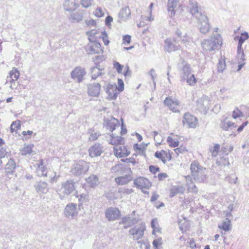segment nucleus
Masks as SVG:
<instances>
[{"mask_svg":"<svg viewBox=\"0 0 249 249\" xmlns=\"http://www.w3.org/2000/svg\"><path fill=\"white\" fill-rule=\"evenodd\" d=\"M120 124L119 121L114 118H111L106 122V126L111 133L114 132L116 128L118 127Z\"/></svg>","mask_w":249,"mask_h":249,"instance_id":"4be33fe9","label":"nucleus"},{"mask_svg":"<svg viewBox=\"0 0 249 249\" xmlns=\"http://www.w3.org/2000/svg\"><path fill=\"white\" fill-rule=\"evenodd\" d=\"M146 230L145 224L142 221H135L128 231V234L134 240H138L143 238Z\"/></svg>","mask_w":249,"mask_h":249,"instance_id":"7ed1b4c3","label":"nucleus"},{"mask_svg":"<svg viewBox=\"0 0 249 249\" xmlns=\"http://www.w3.org/2000/svg\"><path fill=\"white\" fill-rule=\"evenodd\" d=\"M174 151L177 155H179L187 152L188 149L186 145L182 144L179 147L175 148Z\"/></svg>","mask_w":249,"mask_h":249,"instance_id":"4c0bfd02","label":"nucleus"},{"mask_svg":"<svg viewBox=\"0 0 249 249\" xmlns=\"http://www.w3.org/2000/svg\"><path fill=\"white\" fill-rule=\"evenodd\" d=\"M182 124L188 128H195L198 124V119L189 112L184 113L182 118Z\"/></svg>","mask_w":249,"mask_h":249,"instance_id":"6e6552de","label":"nucleus"},{"mask_svg":"<svg viewBox=\"0 0 249 249\" xmlns=\"http://www.w3.org/2000/svg\"><path fill=\"white\" fill-rule=\"evenodd\" d=\"M127 133V130L124 124L123 119H121V131L120 134L121 136L116 135V133L113 132L111 133L109 138V143L114 145H118L124 144L125 142V138L123 137Z\"/></svg>","mask_w":249,"mask_h":249,"instance_id":"39448f33","label":"nucleus"},{"mask_svg":"<svg viewBox=\"0 0 249 249\" xmlns=\"http://www.w3.org/2000/svg\"><path fill=\"white\" fill-rule=\"evenodd\" d=\"M215 40H216V42L215 40L213 41L214 44L211 48L212 50L215 49L217 47V46H221L222 44V38L220 35H217L216 36Z\"/></svg>","mask_w":249,"mask_h":249,"instance_id":"49530a36","label":"nucleus"},{"mask_svg":"<svg viewBox=\"0 0 249 249\" xmlns=\"http://www.w3.org/2000/svg\"><path fill=\"white\" fill-rule=\"evenodd\" d=\"M237 53L238 55H240L241 56V58L243 60V61L244 60V51L242 48V45L238 44L237 46Z\"/></svg>","mask_w":249,"mask_h":249,"instance_id":"6e6d98bb","label":"nucleus"},{"mask_svg":"<svg viewBox=\"0 0 249 249\" xmlns=\"http://www.w3.org/2000/svg\"><path fill=\"white\" fill-rule=\"evenodd\" d=\"M117 87L115 84H107L105 87L104 89L107 94V99L109 101H113L117 99L120 93L124 91V84L122 79H118Z\"/></svg>","mask_w":249,"mask_h":249,"instance_id":"f03ea898","label":"nucleus"},{"mask_svg":"<svg viewBox=\"0 0 249 249\" xmlns=\"http://www.w3.org/2000/svg\"><path fill=\"white\" fill-rule=\"evenodd\" d=\"M189 246H190V248H191L192 249L196 247V244L194 239H193L190 240V241L189 242Z\"/></svg>","mask_w":249,"mask_h":249,"instance_id":"338daca9","label":"nucleus"},{"mask_svg":"<svg viewBox=\"0 0 249 249\" xmlns=\"http://www.w3.org/2000/svg\"><path fill=\"white\" fill-rule=\"evenodd\" d=\"M101 90V86L98 83L89 84L88 86V94L93 97H98Z\"/></svg>","mask_w":249,"mask_h":249,"instance_id":"ddd939ff","label":"nucleus"},{"mask_svg":"<svg viewBox=\"0 0 249 249\" xmlns=\"http://www.w3.org/2000/svg\"><path fill=\"white\" fill-rule=\"evenodd\" d=\"M164 105L174 112H178L180 107L179 101L172 97L165 98L163 101Z\"/></svg>","mask_w":249,"mask_h":249,"instance_id":"1a4fd4ad","label":"nucleus"},{"mask_svg":"<svg viewBox=\"0 0 249 249\" xmlns=\"http://www.w3.org/2000/svg\"><path fill=\"white\" fill-rule=\"evenodd\" d=\"M65 6L66 7L67 10L73 11L75 10L77 8L75 0H66Z\"/></svg>","mask_w":249,"mask_h":249,"instance_id":"72a5a7b5","label":"nucleus"},{"mask_svg":"<svg viewBox=\"0 0 249 249\" xmlns=\"http://www.w3.org/2000/svg\"><path fill=\"white\" fill-rule=\"evenodd\" d=\"M20 76V72L18 69L15 67L12 68L9 72L7 76L8 82L10 84V88L13 89L16 88L15 82L18 81Z\"/></svg>","mask_w":249,"mask_h":249,"instance_id":"9b49d317","label":"nucleus"},{"mask_svg":"<svg viewBox=\"0 0 249 249\" xmlns=\"http://www.w3.org/2000/svg\"><path fill=\"white\" fill-rule=\"evenodd\" d=\"M248 124H249V122L248 121H246L244 122L241 124V125L237 128V133H239L241 132L243 130L244 127L245 126H246Z\"/></svg>","mask_w":249,"mask_h":249,"instance_id":"052dcab7","label":"nucleus"},{"mask_svg":"<svg viewBox=\"0 0 249 249\" xmlns=\"http://www.w3.org/2000/svg\"><path fill=\"white\" fill-rule=\"evenodd\" d=\"M149 169L150 172L154 175L160 171V169L158 166L154 165L149 166Z\"/></svg>","mask_w":249,"mask_h":249,"instance_id":"864d4df0","label":"nucleus"},{"mask_svg":"<svg viewBox=\"0 0 249 249\" xmlns=\"http://www.w3.org/2000/svg\"><path fill=\"white\" fill-rule=\"evenodd\" d=\"M133 149L136 154H135L136 156L137 155H142L146 157V150L147 148V144L143 143H135L133 145ZM134 155V154L133 155Z\"/></svg>","mask_w":249,"mask_h":249,"instance_id":"5701e85b","label":"nucleus"},{"mask_svg":"<svg viewBox=\"0 0 249 249\" xmlns=\"http://www.w3.org/2000/svg\"><path fill=\"white\" fill-rule=\"evenodd\" d=\"M131 41V36L130 35H126L123 37V44L124 45H128Z\"/></svg>","mask_w":249,"mask_h":249,"instance_id":"3c124183","label":"nucleus"},{"mask_svg":"<svg viewBox=\"0 0 249 249\" xmlns=\"http://www.w3.org/2000/svg\"><path fill=\"white\" fill-rule=\"evenodd\" d=\"M196 78L194 74L191 75L187 79V83L190 86H194L196 83Z\"/></svg>","mask_w":249,"mask_h":249,"instance_id":"09e8293b","label":"nucleus"},{"mask_svg":"<svg viewBox=\"0 0 249 249\" xmlns=\"http://www.w3.org/2000/svg\"><path fill=\"white\" fill-rule=\"evenodd\" d=\"M124 162H125L127 164H132L133 165H135L138 162L137 160L133 157H129L128 158H126L125 159L123 160Z\"/></svg>","mask_w":249,"mask_h":249,"instance_id":"603ef678","label":"nucleus"},{"mask_svg":"<svg viewBox=\"0 0 249 249\" xmlns=\"http://www.w3.org/2000/svg\"><path fill=\"white\" fill-rule=\"evenodd\" d=\"M86 34L88 36L90 42H98L99 39L102 38L106 46H108L110 43L108 36L106 31L103 32L96 29H92L87 32Z\"/></svg>","mask_w":249,"mask_h":249,"instance_id":"20e7f679","label":"nucleus"},{"mask_svg":"<svg viewBox=\"0 0 249 249\" xmlns=\"http://www.w3.org/2000/svg\"><path fill=\"white\" fill-rule=\"evenodd\" d=\"M152 244L155 249H159L163 244L162 238L157 236V237H155V239L153 240Z\"/></svg>","mask_w":249,"mask_h":249,"instance_id":"e433bc0d","label":"nucleus"},{"mask_svg":"<svg viewBox=\"0 0 249 249\" xmlns=\"http://www.w3.org/2000/svg\"><path fill=\"white\" fill-rule=\"evenodd\" d=\"M249 38V34L247 32H244L241 33L240 36L239 38L238 44L242 45L243 43Z\"/></svg>","mask_w":249,"mask_h":249,"instance_id":"a18cd8bd","label":"nucleus"},{"mask_svg":"<svg viewBox=\"0 0 249 249\" xmlns=\"http://www.w3.org/2000/svg\"><path fill=\"white\" fill-rule=\"evenodd\" d=\"M132 180V178L130 175H126L124 176L119 177L116 178L115 179V182L119 185H123L127 184Z\"/></svg>","mask_w":249,"mask_h":249,"instance_id":"c85d7f7f","label":"nucleus"},{"mask_svg":"<svg viewBox=\"0 0 249 249\" xmlns=\"http://www.w3.org/2000/svg\"><path fill=\"white\" fill-rule=\"evenodd\" d=\"M187 191L188 193L196 194L198 192V189L196 185L192 182L190 184H187Z\"/></svg>","mask_w":249,"mask_h":249,"instance_id":"a19ab883","label":"nucleus"},{"mask_svg":"<svg viewBox=\"0 0 249 249\" xmlns=\"http://www.w3.org/2000/svg\"><path fill=\"white\" fill-rule=\"evenodd\" d=\"M62 187L64 190V193L67 195L71 194L75 189L74 183L71 180H68L62 185Z\"/></svg>","mask_w":249,"mask_h":249,"instance_id":"393cba45","label":"nucleus"},{"mask_svg":"<svg viewBox=\"0 0 249 249\" xmlns=\"http://www.w3.org/2000/svg\"><path fill=\"white\" fill-rule=\"evenodd\" d=\"M93 0H80L82 5L85 8H88L91 5Z\"/></svg>","mask_w":249,"mask_h":249,"instance_id":"5fc2aeb1","label":"nucleus"},{"mask_svg":"<svg viewBox=\"0 0 249 249\" xmlns=\"http://www.w3.org/2000/svg\"><path fill=\"white\" fill-rule=\"evenodd\" d=\"M33 145H27L24 146L21 150L20 153L22 155H26L32 153Z\"/></svg>","mask_w":249,"mask_h":249,"instance_id":"58836bf2","label":"nucleus"},{"mask_svg":"<svg viewBox=\"0 0 249 249\" xmlns=\"http://www.w3.org/2000/svg\"><path fill=\"white\" fill-rule=\"evenodd\" d=\"M154 4L153 3H151L149 6V8L150 9V16L149 17H142L141 21H140V23L138 24V26L139 27H143L144 26V22L146 21H147L148 23L151 22L152 21L154 20V18L152 17L151 13L152 8L153 7Z\"/></svg>","mask_w":249,"mask_h":249,"instance_id":"c756f323","label":"nucleus"},{"mask_svg":"<svg viewBox=\"0 0 249 249\" xmlns=\"http://www.w3.org/2000/svg\"><path fill=\"white\" fill-rule=\"evenodd\" d=\"M218 227L221 230L228 231L231 229V222L230 219L226 218L221 224L218 225Z\"/></svg>","mask_w":249,"mask_h":249,"instance_id":"2f4dec72","label":"nucleus"},{"mask_svg":"<svg viewBox=\"0 0 249 249\" xmlns=\"http://www.w3.org/2000/svg\"><path fill=\"white\" fill-rule=\"evenodd\" d=\"M181 6L179 0H168L167 10L170 13V16H174L177 10Z\"/></svg>","mask_w":249,"mask_h":249,"instance_id":"2eb2a0df","label":"nucleus"},{"mask_svg":"<svg viewBox=\"0 0 249 249\" xmlns=\"http://www.w3.org/2000/svg\"><path fill=\"white\" fill-rule=\"evenodd\" d=\"M173 154V152L169 149H162L156 151L154 155L157 159L161 160L163 163H166L172 160Z\"/></svg>","mask_w":249,"mask_h":249,"instance_id":"9d476101","label":"nucleus"},{"mask_svg":"<svg viewBox=\"0 0 249 249\" xmlns=\"http://www.w3.org/2000/svg\"><path fill=\"white\" fill-rule=\"evenodd\" d=\"M244 116V114L238 108L236 107L232 112V117L234 119Z\"/></svg>","mask_w":249,"mask_h":249,"instance_id":"ea45409f","label":"nucleus"},{"mask_svg":"<svg viewBox=\"0 0 249 249\" xmlns=\"http://www.w3.org/2000/svg\"><path fill=\"white\" fill-rule=\"evenodd\" d=\"M237 125L234 123L227 120V118L221 121L220 127L222 130L228 131L231 128H236Z\"/></svg>","mask_w":249,"mask_h":249,"instance_id":"cd10ccee","label":"nucleus"},{"mask_svg":"<svg viewBox=\"0 0 249 249\" xmlns=\"http://www.w3.org/2000/svg\"><path fill=\"white\" fill-rule=\"evenodd\" d=\"M99 137V135L95 132L92 131L90 134L89 137V140L90 141H94L96 140Z\"/></svg>","mask_w":249,"mask_h":249,"instance_id":"bf43d9fd","label":"nucleus"},{"mask_svg":"<svg viewBox=\"0 0 249 249\" xmlns=\"http://www.w3.org/2000/svg\"><path fill=\"white\" fill-rule=\"evenodd\" d=\"M112 21H113V18L111 16H108L106 17V20H105L106 25H108L110 24L111 22Z\"/></svg>","mask_w":249,"mask_h":249,"instance_id":"0e129e2a","label":"nucleus"},{"mask_svg":"<svg viewBox=\"0 0 249 249\" xmlns=\"http://www.w3.org/2000/svg\"><path fill=\"white\" fill-rule=\"evenodd\" d=\"M89 155L92 157H96L100 156L102 152V148L100 144H95L89 149Z\"/></svg>","mask_w":249,"mask_h":249,"instance_id":"b1692460","label":"nucleus"},{"mask_svg":"<svg viewBox=\"0 0 249 249\" xmlns=\"http://www.w3.org/2000/svg\"><path fill=\"white\" fill-rule=\"evenodd\" d=\"M134 186L138 189H140L144 194H148V192L147 190L150 189L152 186L150 180L144 177H137L134 180Z\"/></svg>","mask_w":249,"mask_h":249,"instance_id":"423d86ee","label":"nucleus"},{"mask_svg":"<svg viewBox=\"0 0 249 249\" xmlns=\"http://www.w3.org/2000/svg\"><path fill=\"white\" fill-rule=\"evenodd\" d=\"M190 174L193 179L197 183H203L207 179L206 169L197 160L191 162Z\"/></svg>","mask_w":249,"mask_h":249,"instance_id":"f257e3e1","label":"nucleus"},{"mask_svg":"<svg viewBox=\"0 0 249 249\" xmlns=\"http://www.w3.org/2000/svg\"><path fill=\"white\" fill-rule=\"evenodd\" d=\"M135 221V219L132 218L129 216H124L119 221V225L122 226L123 229H127L129 227L131 228Z\"/></svg>","mask_w":249,"mask_h":249,"instance_id":"aec40b11","label":"nucleus"},{"mask_svg":"<svg viewBox=\"0 0 249 249\" xmlns=\"http://www.w3.org/2000/svg\"><path fill=\"white\" fill-rule=\"evenodd\" d=\"M151 226L153 229L152 233L157 237V233H161V228L160 227L157 218L153 219L151 221Z\"/></svg>","mask_w":249,"mask_h":249,"instance_id":"bb28decb","label":"nucleus"},{"mask_svg":"<svg viewBox=\"0 0 249 249\" xmlns=\"http://www.w3.org/2000/svg\"><path fill=\"white\" fill-rule=\"evenodd\" d=\"M21 128V121L16 120L13 121L10 125V131L12 133L17 134Z\"/></svg>","mask_w":249,"mask_h":249,"instance_id":"7c9ffc66","label":"nucleus"},{"mask_svg":"<svg viewBox=\"0 0 249 249\" xmlns=\"http://www.w3.org/2000/svg\"><path fill=\"white\" fill-rule=\"evenodd\" d=\"M7 154V148L5 147H2L0 148V159L4 158Z\"/></svg>","mask_w":249,"mask_h":249,"instance_id":"13d9d810","label":"nucleus"},{"mask_svg":"<svg viewBox=\"0 0 249 249\" xmlns=\"http://www.w3.org/2000/svg\"><path fill=\"white\" fill-rule=\"evenodd\" d=\"M133 192V190L132 188L126 189L124 190V193L126 194H130Z\"/></svg>","mask_w":249,"mask_h":249,"instance_id":"774afa93","label":"nucleus"},{"mask_svg":"<svg viewBox=\"0 0 249 249\" xmlns=\"http://www.w3.org/2000/svg\"><path fill=\"white\" fill-rule=\"evenodd\" d=\"M33 134V132L32 131L28 130V131H23L22 132V135L26 138L27 139V136H28L29 137H30L32 134Z\"/></svg>","mask_w":249,"mask_h":249,"instance_id":"e2e57ef3","label":"nucleus"},{"mask_svg":"<svg viewBox=\"0 0 249 249\" xmlns=\"http://www.w3.org/2000/svg\"><path fill=\"white\" fill-rule=\"evenodd\" d=\"M105 215L109 221H114L119 218L121 214L118 208L110 207L106 210Z\"/></svg>","mask_w":249,"mask_h":249,"instance_id":"4468645a","label":"nucleus"},{"mask_svg":"<svg viewBox=\"0 0 249 249\" xmlns=\"http://www.w3.org/2000/svg\"><path fill=\"white\" fill-rule=\"evenodd\" d=\"M88 181L92 187L97 184L98 182V178L97 176L92 175L89 177Z\"/></svg>","mask_w":249,"mask_h":249,"instance_id":"c03bdc74","label":"nucleus"},{"mask_svg":"<svg viewBox=\"0 0 249 249\" xmlns=\"http://www.w3.org/2000/svg\"><path fill=\"white\" fill-rule=\"evenodd\" d=\"M190 11L193 15H196L199 12V8L197 2L194 0H190Z\"/></svg>","mask_w":249,"mask_h":249,"instance_id":"f704fd0d","label":"nucleus"},{"mask_svg":"<svg viewBox=\"0 0 249 249\" xmlns=\"http://www.w3.org/2000/svg\"><path fill=\"white\" fill-rule=\"evenodd\" d=\"M94 15L96 17L101 18L104 16L105 13L101 7H97L94 12Z\"/></svg>","mask_w":249,"mask_h":249,"instance_id":"de8ad7c7","label":"nucleus"},{"mask_svg":"<svg viewBox=\"0 0 249 249\" xmlns=\"http://www.w3.org/2000/svg\"><path fill=\"white\" fill-rule=\"evenodd\" d=\"M113 68L116 70L118 73H122L124 76H128L130 74V71L128 65L124 66L117 61L113 62Z\"/></svg>","mask_w":249,"mask_h":249,"instance_id":"dca6fc26","label":"nucleus"},{"mask_svg":"<svg viewBox=\"0 0 249 249\" xmlns=\"http://www.w3.org/2000/svg\"><path fill=\"white\" fill-rule=\"evenodd\" d=\"M181 191L180 188L177 186L172 187L169 191L170 196L173 197L179 193Z\"/></svg>","mask_w":249,"mask_h":249,"instance_id":"79ce46f5","label":"nucleus"},{"mask_svg":"<svg viewBox=\"0 0 249 249\" xmlns=\"http://www.w3.org/2000/svg\"><path fill=\"white\" fill-rule=\"evenodd\" d=\"M158 178L159 181H162L168 177V175L166 173H160L158 175Z\"/></svg>","mask_w":249,"mask_h":249,"instance_id":"4d7b16f0","label":"nucleus"},{"mask_svg":"<svg viewBox=\"0 0 249 249\" xmlns=\"http://www.w3.org/2000/svg\"><path fill=\"white\" fill-rule=\"evenodd\" d=\"M180 136L173 133H171L167 138V142L170 147H177L179 145Z\"/></svg>","mask_w":249,"mask_h":249,"instance_id":"a211bd4d","label":"nucleus"},{"mask_svg":"<svg viewBox=\"0 0 249 249\" xmlns=\"http://www.w3.org/2000/svg\"><path fill=\"white\" fill-rule=\"evenodd\" d=\"M201 15V19L200 20V31L201 33L206 34L210 30V24L209 20L205 15Z\"/></svg>","mask_w":249,"mask_h":249,"instance_id":"412c9836","label":"nucleus"},{"mask_svg":"<svg viewBox=\"0 0 249 249\" xmlns=\"http://www.w3.org/2000/svg\"><path fill=\"white\" fill-rule=\"evenodd\" d=\"M88 51L91 54H102L104 53V48L99 42H90L88 46Z\"/></svg>","mask_w":249,"mask_h":249,"instance_id":"f8f14e48","label":"nucleus"},{"mask_svg":"<svg viewBox=\"0 0 249 249\" xmlns=\"http://www.w3.org/2000/svg\"><path fill=\"white\" fill-rule=\"evenodd\" d=\"M102 70L103 69H100L97 66L93 67L91 70V74L92 78L95 79L101 75Z\"/></svg>","mask_w":249,"mask_h":249,"instance_id":"c9c22d12","label":"nucleus"},{"mask_svg":"<svg viewBox=\"0 0 249 249\" xmlns=\"http://www.w3.org/2000/svg\"><path fill=\"white\" fill-rule=\"evenodd\" d=\"M233 150V147L231 145L226 146L222 148L223 152L226 155L231 152Z\"/></svg>","mask_w":249,"mask_h":249,"instance_id":"680f3d73","label":"nucleus"},{"mask_svg":"<svg viewBox=\"0 0 249 249\" xmlns=\"http://www.w3.org/2000/svg\"><path fill=\"white\" fill-rule=\"evenodd\" d=\"M226 58L225 57H221L218 61L217 65V71L219 73H222L226 69Z\"/></svg>","mask_w":249,"mask_h":249,"instance_id":"473e14b6","label":"nucleus"},{"mask_svg":"<svg viewBox=\"0 0 249 249\" xmlns=\"http://www.w3.org/2000/svg\"><path fill=\"white\" fill-rule=\"evenodd\" d=\"M220 149V145L218 144H215L211 149V151L213 156H216Z\"/></svg>","mask_w":249,"mask_h":249,"instance_id":"8fccbe9b","label":"nucleus"},{"mask_svg":"<svg viewBox=\"0 0 249 249\" xmlns=\"http://www.w3.org/2000/svg\"><path fill=\"white\" fill-rule=\"evenodd\" d=\"M85 74L86 72L84 69L77 67L72 71L71 76L73 79L78 82H80L82 81Z\"/></svg>","mask_w":249,"mask_h":249,"instance_id":"f3484780","label":"nucleus"},{"mask_svg":"<svg viewBox=\"0 0 249 249\" xmlns=\"http://www.w3.org/2000/svg\"><path fill=\"white\" fill-rule=\"evenodd\" d=\"M130 14V10L128 7H125L124 8H123L120 12V15L122 18L128 17Z\"/></svg>","mask_w":249,"mask_h":249,"instance_id":"37998d69","label":"nucleus"},{"mask_svg":"<svg viewBox=\"0 0 249 249\" xmlns=\"http://www.w3.org/2000/svg\"><path fill=\"white\" fill-rule=\"evenodd\" d=\"M159 197V195L156 194V193H154L152 195L151 197V201H156V200H157L158 199V198Z\"/></svg>","mask_w":249,"mask_h":249,"instance_id":"69168bd1","label":"nucleus"},{"mask_svg":"<svg viewBox=\"0 0 249 249\" xmlns=\"http://www.w3.org/2000/svg\"><path fill=\"white\" fill-rule=\"evenodd\" d=\"M113 153L117 158H123L129 156L131 153V151L129 146L121 144L120 145L114 146Z\"/></svg>","mask_w":249,"mask_h":249,"instance_id":"0eeeda50","label":"nucleus"},{"mask_svg":"<svg viewBox=\"0 0 249 249\" xmlns=\"http://www.w3.org/2000/svg\"><path fill=\"white\" fill-rule=\"evenodd\" d=\"M77 205L73 203H70L68 204L65 209L64 213L65 215L68 217H73L78 214V212L76 209Z\"/></svg>","mask_w":249,"mask_h":249,"instance_id":"6ab92c4d","label":"nucleus"},{"mask_svg":"<svg viewBox=\"0 0 249 249\" xmlns=\"http://www.w3.org/2000/svg\"><path fill=\"white\" fill-rule=\"evenodd\" d=\"M175 39L167 38L165 40V47L167 52H171L178 50V47L176 45L174 42Z\"/></svg>","mask_w":249,"mask_h":249,"instance_id":"a878e982","label":"nucleus"}]
</instances>
